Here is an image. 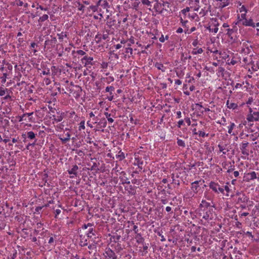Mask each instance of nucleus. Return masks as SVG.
<instances>
[{"label": "nucleus", "instance_id": "nucleus-1", "mask_svg": "<svg viewBox=\"0 0 259 259\" xmlns=\"http://www.w3.org/2000/svg\"><path fill=\"white\" fill-rule=\"evenodd\" d=\"M213 208L214 205L203 199L197 210L196 214L198 217L208 222L213 218Z\"/></svg>", "mask_w": 259, "mask_h": 259}, {"label": "nucleus", "instance_id": "nucleus-2", "mask_svg": "<svg viewBox=\"0 0 259 259\" xmlns=\"http://www.w3.org/2000/svg\"><path fill=\"white\" fill-rule=\"evenodd\" d=\"M228 184L229 183H227L224 186H221L218 183L211 181L209 183V187L215 193L224 194L225 191L227 193L230 191Z\"/></svg>", "mask_w": 259, "mask_h": 259}, {"label": "nucleus", "instance_id": "nucleus-3", "mask_svg": "<svg viewBox=\"0 0 259 259\" xmlns=\"http://www.w3.org/2000/svg\"><path fill=\"white\" fill-rule=\"evenodd\" d=\"M246 120L248 122L259 121V108H252L248 106Z\"/></svg>", "mask_w": 259, "mask_h": 259}, {"label": "nucleus", "instance_id": "nucleus-4", "mask_svg": "<svg viewBox=\"0 0 259 259\" xmlns=\"http://www.w3.org/2000/svg\"><path fill=\"white\" fill-rule=\"evenodd\" d=\"M203 181L201 180L196 181L191 183V189L193 193L192 197H195V195L197 194L201 190L200 185L202 184Z\"/></svg>", "mask_w": 259, "mask_h": 259}, {"label": "nucleus", "instance_id": "nucleus-5", "mask_svg": "<svg viewBox=\"0 0 259 259\" xmlns=\"http://www.w3.org/2000/svg\"><path fill=\"white\" fill-rule=\"evenodd\" d=\"M106 259H117V257L115 252L110 248H106L104 253Z\"/></svg>", "mask_w": 259, "mask_h": 259}, {"label": "nucleus", "instance_id": "nucleus-6", "mask_svg": "<svg viewBox=\"0 0 259 259\" xmlns=\"http://www.w3.org/2000/svg\"><path fill=\"white\" fill-rule=\"evenodd\" d=\"M256 174L254 171L248 173H245L244 176V181L247 182L256 179Z\"/></svg>", "mask_w": 259, "mask_h": 259}, {"label": "nucleus", "instance_id": "nucleus-7", "mask_svg": "<svg viewBox=\"0 0 259 259\" xmlns=\"http://www.w3.org/2000/svg\"><path fill=\"white\" fill-rule=\"evenodd\" d=\"M211 21L212 22L211 25L213 26L214 27L212 28L211 30H210V32H213L214 33H216L218 32L219 30V26L220 25V24L217 20V19L215 18H212L211 19Z\"/></svg>", "mask_w": 259, "mask_h": 259}, {"label": "nucleus", "instance_id": "nucleus-8", "mask_svg": "<svg viewBox=\"0 0 259 259\" xmlns=\"http://www.w3.org/2000/svg\"><path fill=\"white\" fill-rule=\"evenodd\" d=\"M81 60L82 63L84 64L85 66L93 65L94 64L93 58L92 57H88L87 56H85L82 59H81Z\"/></svg>", "mask_w": 259, "mask_h": 259}, {"label": "nucleus", "instance_id": "nucleus-9", "mask_svg": "<svg viewBox=\"0 0 259 259\" xmlns=\"http://www.w3.org/2000/svg\"><path fill=\"white\" fill-rule=\"evenodd\" d=\"M241 23L243 25L245 26H250L253 28L255 27V23L253 22L251 18L244 19Z\"/></svg>", "mask_w": 259, "mask_h": 259}, {"label": "nucleus", "instance_id": "nucleus-10", "mask_svg": "<svg viewBox=\"0 0 259 259\" xmlns=\"http://www.w3.org/2000/svg\"><path fill=\"white\" fill-rule=\"evenodd\" d=\"M78 169V166L77 165H74L70 169L68 170L69 174L71 175L70 177V178H74L77 177V171Z\"/></svg>", "mask_w": 259, "mask_h": 259}, {"label": "nucleus", "instance_id": "nucleus-11", "mask_svg": "<svg viewBox=\"0 0 259 259\" xmlns=\"http://www.w3.org/2000/svg\"><path fill=\"white\" fill-rule=\"evenodd\" d=\"M248 145V143L244 141L242 143V145L240 147V149H241L242 153L243 155H245L246 156H248L249 154L248 152L246 149V147H247Z\"/></svg>", "mask_w": 259, "mask_h": 259}, {"label": "nucleus", "instance_id": "nucleus-12", "mask_svg": "<svg viewBox=\"0 0 259 259\" xmlns=\"http://www.w3.org/2000/svg\"><path fill=\"white\" fill-rule=\"evenodd\" d=\"M66 137L63 138L62 134H59L58 138L63 143H66L67 142L69 141L70 139V134L69 133H67L65 134Z\"/></svg>", "mask_w": 259, "mask_h": 259}, {"label": "nucleus", "instance_id": "nucleus-13", "mask_svg": "<svg viewBox=\"0 0 259 259\" xmlns=\"http://www.w3.org/2000/svg\"><path fill=\"white\" fill-rule=\"evenodd\" d=\"M56 238L57 236L54 235L50 236L49 239L48 240V243L50 246L52 247V248L56 246Z\"/></svg>", "mask_w": 259, "mask_h": 259}, {"label": "nucleus", "instance_id": "nucleus-14", "mask_svg": "<svg viewBox=\"0 0 259 259\" xmlns=\"http://www.w3.org/2000/svg\"><path fill=\"white\" fill-rule=\"evenodd\" d=\"M226 106L229 109L233 110L237 109L238 107L237 104L231 102L229 100H228L226 102Z\"/></svg>", "mask_w": 259, "mask_h": 259}, {"label": "nucleus", "instance_id": "nucleus-15", "mask_svg": "<svg viewBox=\"0 0 259 259\" xmlns=\"http://www.w3.org/2000/svg\"><path fill=\"white\" fill-rule=\"evenodd\" d=\"M154 66L157 68V69L161 70L162 72L165 71L166 68L164 66L163 64L159 62H156L154 64Z\"/></svg>", "mask_w": 259, "mask_h": 259}, {"label": "nucleus", "instance_id": "nucleus-16", "mask_svg": "<svg viewBox=\"0 0 259 259\" xmlns=\"http://www.w3.org/2000/svg\"><path fill=\"white\" fill-rule=\"evenodd\" d=\"M135 238L138 243L144 244V239L140 233L137 234L135 237Z\"/></svg>", "mask_w": 259, "mask_h": 259}, {"label": "nucleus", "instance_id": "nucleus-17", "mask_svg": "<svg viewBox=\"0 0 259 259\" xmlns=\"http://www.w3.org/2000/svg\"><path fill=\"white\" fill-rule=\"evenodd\" d=\"M86 235L89 238H91L93 236L95 235V231L92 227L89 228L88 232L86 233Z\"/></svg>", "mask_w": 259, "mask_h": 259}, {"label": "nucleus", "instance_id": "nucleus-18", "mask_svg": "<svg viewBox=\"0 0 259 259\" xmlns=\"http://www.w3.org/2000/svg\"><path fill=\"white\" fill-rule=\"evenodd\" d=\"M236 126L234 122H231L230 125L228 126V133L229 134L235 135V134L233 133V130Z\"/></svg>", "mask_w": 259, "mask_h": 259}, {"label": "nucleus", "instance_id": "nucleus-19", "mask_svg": "<svg viewBox=\"0 0 259 259\" xmlns=\"http://www.w3.org/2000/svg\"><path fill=\"white\" fill-rule=\"evenodd\" d=\"M143 164V161L140 159L139 158H135L134 165H137L139 168L142 169V165Z\"/></svg>", "mask_w": 259, "mask_h": 259}, {"label": "nucleus", "instance_id": "nucleus-20", "mask_svg": "<svg viewBox=\"0 0 259 259\" xmlns=\"http://www.w3.org/2000/svg\"><path fill=\"white\" fill-rule=\"evenodd\" d=\"M203 52V50L202 48H194L192 51V54L193 55L200 54Z\"/></svg>", "mask_w": 259, "mask_h": 259}, {"label": "nucleus", "instance_id": "nucleus-21", "mask_svg": "<svg viewBox=\"0 0 259 259\" xmlns=\"http://www.w3.org/2000/svg\"><path fill=\"white\" fill-rule=\"evenodd\" d=\"M125 155L123 152L121 150L119 151L118 154L116 155V158L118 159L119 160H122L125 158Z\"/></svg>", "mask_w": 259, "mask_h": 259}, {"label": "nucleus", "instance_id": "nucleus-22", "mask_svg": "<svg viewBox=\"0 0 259 259\" xmlns=\"http://www.w3.org/2000/svg\"><path fill=\"white\" fill-rule=\"evenodd\" d=\"M102 80L109 84L113 82L114 80V78L113 76H110L107 77L102 78Z\"/></svg>", "mask_w": 259, "mask_h": 259}, {"label": "nucleus", "instance_id": "nucleus-23", "mask_svg": "<svg viewBox=\"0 0 259 259\" xmlns=\"http://www.w3.org/2000/svg\"><path fill=\"white\" fill-rule=\"evenodd\" d=\"M27 136L28 139L33 140L35 138L36 134L32 131H30L27 133Z\"/></svg>", "mask_w": 259, "mask_h": 259}, {"label": "nucleus", "instance_id": "nucleus-24", "mask_svg": "<svg viewBox=\"0 0 259 259\" xmlns=\"http://www.w3.org/2000/svg\"><path fill=\"white\" fill-rule=\"evenodd\" d=\"M229 5V0H222L220 4L219 7L221 8H223Z\"/></svg>", "mask_w": 259, "mask_h": 259}, {"label": "nucleus", "instance_id": "nucleus-25", "mask_svg": "<svg viewBox=\"0 0 259 259\" xmlns=\"http://www.w3.org/2000/svg\"><path fill=\"white\" fill-rule=\"evenodd\" d=\"M53 120L56 122H58L61 121L63 120L64 116L62 114H61L60 115L58 116L53 115Z\"/></svg>", "mask_w": 259, "mask_h": 259}, {"label": "nucleus", "instance_id": "nucleus-26", "mask_svg": "<svg viewBox=\"0 0 259 259\" xmlns=\"http://www.w3.org/2000/svg\"><path fill=\"white\" fill-rule=\"evenodd\" d=\"M115 90V88L113 86L107 87L105 89L106 92H109V95L112 94Z\"/></svg>", "mask_w": 259, "mask_h": 259}, {"label": "nucleus", "instance_id": "nucleus-27", "mask_svg": "<svg viewBox=\"0 0 259 259\" xmlns=\"http://www.w3.org/2000/svg\"><path fill=\"white\" fill-rule=\"evenodd\" d=\"M218 147H219V151L220 152H222L223 154H226L227 152H228V150L225 151L226 150L225 146H224L223 145H222L221 144H219L218 145Z\"/></svg>", "mask_w": 259, "mask_h": 259}, {"label": "nucleus", "instance_id": "nucleus-28", "mask_svg": "<svg viewBox=\"0 0 259 259\" xmlns=\"http://www.w3.org/2000/svg\"><path fill=\"white\" fill-rule=\"evenodd\" d=\"M104 115L109 123H112L114 121L113 119L111 117V114L110 113L105 112Z\"/></svg>", "mask_w": 259, "mask_h": 259}, {"label": "nucleus", "instance_id": "nucleus-29", "mask_svg": "<svg viewBox=\"0 0 259 259\" xmlns=\"http://www.w3.org/2000/svg\"><path fill=\"white\" fill-rule=\"evenodd\" d=\"M80 245L81 246H84L87 245V240L86 239H84V237L82 238V236H80Z\"/></svg>", "mask_w": 259, "mask_h": 259}, {"label": "nucleus", "instance_id": "nucleus-30", "mask_svg": "<svg viewBox=\"0 0 259 259\" xmlns=\"http://www.w3.org/2000/svg\"><path fill=\"white\" fill-rule=\"evenodd\" d=\"M49 18V16L47 14H44L42 16L40 17L39 19H38V22H44L46 20H47Z\"/></svg>", "mask_w": 259, "mask_h": 259}, {"label": "nucleus", "instance_id": "nucleus-31", "mask_svg": "<svg viewBox=\"0 0 259 259\" xmlns=\"http://www.w3.org/2000/svg\"><path fill=\"white\" fill-rule=\"evenodd\" d=\"M57 36H58V39L61 41L64 37H67V35L64 32H62L60 33H58Z\"/></svg>", "mask_w": 259, "mask_h": 259}, {"label": "nucleus", "instance_id": "nucleus-32", "mask_svg": "<svg viewBox=\"0 0 259 259\" xmlns=\"http://www.w3.org/2000/svg\"><path fill=\"white\" fill-rule=\"evenodd\" d=\"M252 69L254 71H257L259 69V60H257L255 64L254 63H253Z\"/></svg>", "mask_w": 259, "mask_h": 259}, {"label": "nucleus", "instance_id": "nucleus-33", "mask_svg": "<svg viewBox=\"0 0 259 259\" xmlns=\"http://www.w3.org/2000/svg\"><path fill=\"white\" fill-rule=\"evenodd\" d=\"M84 124H85L84 120L81 121L79 124L78 130L81 131V130H84L85 129Z\"/></svg>", "mask_w": 259, "mask_h": 259}, {"label": "nucleus", "instance_id": "nucleus-34", "mask_svg": "<svg viewBox=\"0 0 259 259\" xmlns=\"http://www.w3.org/2000/svg\"><path fill=\"white\" fill-rule=\"evenodd\" d=\"M142 245L143 246V250H144V253H142V255H144L145 254H146L147 253V252H148L147 250H148V244H146L144 242V244H142Z\"/></svg>", "mask_w": 259, "mask_h": 259}, {"label": "nucleus", "instance_id": "nucleus-35", "mask_svg": "<svg viewBox=\"0 0 259 259\" xmlns=\"http://www.w3.org/2000/svg\"><path fill=\"white\" fill-rule=\"evenodd\" d=\"M177 144L181 147H185V142L181 139H178L177 140Z\"/></svg>", "mask_w": 259, "mask_h": 259}, {"label": "nucleus", "instance_id": "nucleus-36", "mask_svg": "<svg viewBox=\"0 0 259 259\" xmlns=\"http://www.w3.org/2000/svg\"><path fill=\"white\" fill-rule=\"evenodd\" d=\"M8 74L7 73H4L3 76L1 77L2 80V82L3 83H5L6 81V79L7 78Z\"/></svg>", "mask_w": 259, "mask_h": 259}, {"label": "nucleus", "instance_id": "nucleus-37", "mask_svg": "<svg viewBox=\"0 0 259 259\" xmlns=\"http://www.w3.org/2000/svg\"><path fill=\"white\" fill-rule=\"evenodd\" d=\"M197 135H198L199 136V137H201L202 138H204V137H207L208 136V134H206L204 132L201 131H199Z\"/></svg>", "mask_w": 259, "mask_h": 259}, {"label": "nucleus", "instance_id": "nucleus-38", "mask_svg": "<svg viewBox=\"0 0 259 259\" xmlns=\"http://www.w3.org/2000/svg\"><path fill=\"white\" fill-rule=\"evenodd\" d=\"M109 4L106 0H104L103 2H102L101 7H102L104 9H107L108 7Z\"/></svg>", "mask_w": 259, "mask_h": 259}, {"label": "nucleus", "instance_id": "nucleus-39", "mask_svg": "<svg viewBox=\"0 0 259 259\" xmlns=\"http://www.w3.org/2000/svg\"><path fill=\"white\" fill-rule=\"evenodd\" d=\"M36 9H40L41 10L47 11H48V8L47 7H44L41 5H38V4L36 5Z\"/></svg>", "mask_w": 259, "mask_h": 259}, {"label": "nucleus", "instance_id": "nucleus-40", "mask_svg": "<svg viewBox=\"0 0 259 259\" xmlns=\"http://www.w3.org/2000/svg\"><path fill=\"white\" fill-rule=\"evenodd\" d=\"M64 124L63 123H61L56 126V130L57 131H60L63 129Z\"/></svg>", "mask_w": 259, "mask_h": 259}, {"label": "nucleus", "instance_id": "nucleus-41", "mask_svg": "<svg viewBox=\"0 0 259 259\" xmlns=\"http://www.w3.org/2000/svg\"><path fill=\"white\" fill-rule=\"evenodd\" d=\"M7 90V89H5L2 87H0V96H4L6 94V91Z\"/></svg>", "mask_w": 259, "mask_h": 259}, {"label": "nucleus", "instance_id": "nucleus-42", "mask_svg": "<svg viewBox=\"0 0 259 259\" xmlns=\"http://www.w3.org/2000/svg\"><path fill=\"white\" fill-rule=\"evenodd\" d=\"M227 34L228 36H231L234 32V30L233 29L227 28Z\"/></svg>", "mask_w": 259, "mask_h": 259}, {"label": "nucleus", "instance_id": "nucleus-43", "mask_svg": "<svg viewBox=\"0 0 259 259\" xmlns=\"http://www.w3.org/2000/svg\"><path fill=\"white\" fill-rule=\"evenodd\" d=\"M207 14V11L204 9H202L200 12H199V15H200L202 17L205 16Z\"/></svg>", "mask_w": 259, "mask_h": 259}, {"label": "nucleus", "instance_id": "nucleus-44", "mask_svg": "<svg viewBox=\"0 0 259 259\" xmlns=\"http://www.w3.org/2000/svg\"><path fill=\"white\" fill-rule=\"evenodd\" d=\"M77 4L78 5V10L80 11H83L84 9V6L82 4H81L79 2H78Z\"/></svg>", "mask_w": 259, "mask_h": 259}, {"label": "nucleus", "instance_id": "nucleus-45", "mask_svg": "<svg viewBox=\"0 0 259 259\" xmlns=\"http://www.w3.org/2000/svg\"><path fill=\"white\" fill-rule=\"evenodd\" d=\"M248 59L249 60L251 59V58H250V57H244L243 58V60L242 61L246 64H248L250 63V62L248 60Z\"/></svg>", "mask_w": 259, "mask_h": 259}, {"label": "nucleus", "instance_id": "nucleus-46", "mask_svg": "<svg viewBox=\"0 0 259 259\" xmlns=\"http://www.w3.org/2000/svg\"><path fill=\"white\" fill-rule=\"evenodd\" d=\"M125 53H130L131 55L133 54V49L131 47H127L125 48Z\"/></svg>", "mask_w": 259, "mask_h": 259}, {"label": "nucleus", "instance_id": "nucleus-47", "mask_svg": "<svg viewBox=\"0 0 259 259\" xmlns=\"http://www.w3.org/2000/svg\"><path fill=\"white\" fill-rule=\"evenodd\" d=\"M44 207V206L36 207L35 208V213H37V214H39L41 210L42 209V208Z\"/></svg>", "mask_w": 259, "mask_h": 259}, {"label": "nucleus", "instance_id": "nucleus-48", "mask_svg": "<svg viewBox=\"0 0 259 259\" xmlns=\"http://www.w3.org/2000/svg\"><path fill=\"white\" fill-rule=\"evenodd\" d=\"M141 2L143 5H147L148 6L151 5V2L149 0H141Z\"/></svg>", "mask_w": 259, "mask_h": 259}, {"label": "nucleus", "instance_id": "nucleus-49", "mask_svg": "<svg viewBox=\"0 0 259 259\" xmlns=\"http://www.w3.org/2000/svg\"><path fill=\"white\" fill-rule=\"evenodd\" d=\"M76 53L80 56H84L85 54V52L81 50H77Z\"/></svg>", "mask_w": 259, "mask_h": 259}, {"label": "nucleus", "instance_id": "nucleus-50", "mask_svg": "<svg viewBox=\"0 0 259 259\" xmlns=\"http://www.w3.org/2000/svg\"><path fill=\"white\" fill-rule=\"evenodd\" d=\"M93 225L91 223H88V224H84L82 227V229L83 230L87 229L89 227H92Z\"/></svg>", "mask_w": 259, "mask_h": 259}, {"label": "nucleus", "instance_id": "nucleus-51", "mask_svg": "<svg viewBox=\"0 0 259 259\" xmlns=\"http://www.w3.org/2000/svg\"><path fill=\"white\" fill-rule=\"evenodd\" d=\"M246 13H242L241 15V19L240 20V22H241V23L243 21L244 19L247 18H246Z\"/></svg>", "mask_w": 259, "mask_h": 259}, {"label": "nucleus", "instance_id": "nucleus-52", "mask_svg": "<svg viewBox=\"0 0 259 259\" xmlns=\"http://www.w3.org/2000/svg\"><path fill=\"white\" fill-rule=\"evenodd\" d=\"M90 8L91 10H92L93 12H95L96 11H97V9H98V6L95 5V6H93V5H92L90 7Z\"/></svg>", "mask_w": 259, "mask_h": 259}, {"label": "nucleus", "instance_id": "nucleus-53", "mask_svg": "<svg viewBox=\"0 0 259 259\" xmlns=\"http://www.w3.org/2000/svg\"><path fill=\"white\" fill-rule=\"evenodd\" d=\"M43 75H49L50 74V71L49 69H47L42 71L41 73Z\"/></svg>", "mask_w": 259, "mask_h": 259}, {"label": "nucleus", "instance_id": "nucleus-54", "mask_svg": "<svg viewBox=\"0 0 259 259\" xmlns=\"http://www.w3.org/2000/svg\"><path fill=\"white\" fill-rule=\"evenodd\" d=\"M184 124V120L183 119L180 120L178 122L177 126L179 128H180L181 126Z\"/></svg>", "mask_w": 259, "mask_h": 259}, {"label": "nucleus", "instance_id": "nucleus-55", "mask_svg": "<svg viewBox=\"0 0 259 259\" xmlns=\"http://www.w3.org/2000/svg\"><path fill=\"white\" fill-rule=\"evenodd\" d=\"M189 11H190V8L189 7H187L186 8L183 9L181 11V12L183 14L185 15L186 14V13L188 12Z\"/></svg>", "mask_w": 259, "mask_h": 259}, {"label": "nucleus", "instance_id": "nucleus-56", "mask_svg": "<svg viewBox=\"0 0 259 259\" xmlns=\"http://www.w3.org/2000/svg\"><path fill=\"white\" fill-rule=\"evenodd\" d=\"M240 12L241 13L244 12V13H247V9L244 6H242L240 9Z\"/></svg>", "mask_w": 259, "mask_h": 259}, {"label": "nucleus", "instance_id": "nucleus-57", "mask_svg": "<svg viewBox=\"0 0 259 259\" xmlns=\"http://www.w3.org/2000/svg\"><path fill=\"white\" fill-rule=\"evenodd\" d=\"M180 20L183 26H185L186 24L188 23L187 20H184L182 17L181 18Z\"/></svg>", "mask_w": 259, "mask_h": 259}, {"label": "nucleus", "instance_id": "nucleus-58", "mask_svg": "<svg viewBox=\"0 0 259 259\" xmlns=\"http://www.w3.org/2000/svg\"><path fill=\"white\" fill-rule=\"evenodd\" d=\"M107 99H108V100L110 101H111L113 100V99H114V95H113V93H112V94L111 95H110L109 96H108L107 97Z\"/></svg>", "mask_w": 259, "mask_h": 259}, {"label": "nucleus", "instance_id": "nucleus-59", "mask_svg": "<svg viewBox=\"0 0 259 259\" xmlns=\"http://www.w3.org/2000/svg\"><path fill=\"white\" fill-rule=\"evenodd\" d=\"M252 102H253L252 98H249L248 99L247 101L246 102V104L248 106L249 105H250Z\"/></svg>", "mask_w": 259, "mask_h": 259}, {"label": "nucleus", "instance_id": "nucleus-60", "mask_svg": "<svg viewBox=\"0 0 259 259\" xmlns=\"http://www.w3.org/2000/svg\"><path fill=\"white\" fill-rule=\"evenodd\" d=\"M61 213V210L59 209H57L55 210V218H57V216L60 214V213Z\"/></svg>", "mask_w": 259, "mask_h": 259}, {"label": "nucleus", "instance_id": "nucleus-61", "mask_svg": "<svg viewBox=\"0 0 259 259\" xmlns=\"http://www.w3.org/2000/svg\"><path fill=\"white\" fill-rule=\"evenodd\" d=\"M133 231H134V232L137 234H139L138 232V226L137 225H134V227H133Z\"/></svg>", "mask_w": 259, "mask_h": 259}, {"label": "nucleus", "instance_id": "nucleus-62", "mask_svg": "<svg viewBox=\"0 0 259 259\" xmlns=\"http://www.w3.org/2000/svg\"><path fill=\"white\" fill-rule=\"evenodd\" d=\"M192 45L194 46V47H196L198 44V40L197 39H195L193 42H192Z\"/></svg>", "mask_w": 259, "mask_h": 259}, {"label": "nucleus", "instance_id": "nucleus-63", "mask_svg": "<svg viewBox=\"0 0 259 259\" xmlns=\"http://www.w3.org/2000/svg\"><path fill=\"white\" fill-rule=\"evenodd\" d=\"M159 40L161 42H164L165 41V38L163 34H162L161 36L160 37Z\"/></svg>", "mask_w": 259, "mask_h": 259}, {"label": "nucleus", "instance_id": "nucleus-64", "mask_svg": "<svg viewBox=\"0 0 259 259\" xmlns=\"http://www.w3.org/2000/svg\"><path fill=\"white\" fill-rule=\"evenodd\" d=\"M177 117L178 118H180L182 117V113L180 111H178L176 112Z\"/></svg>", "mask_w": 259, "mask_h": 259}]
</instances>
